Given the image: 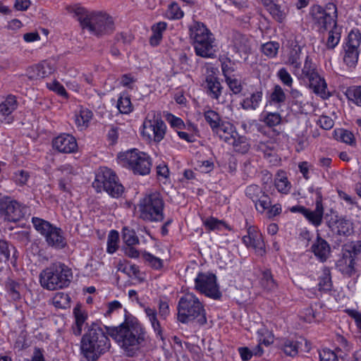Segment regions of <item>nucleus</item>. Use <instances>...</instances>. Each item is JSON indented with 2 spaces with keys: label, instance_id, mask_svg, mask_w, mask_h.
<instances>
[{
  "label": "nucleus",
  "instance_id": "27",
  "mask_svg": "<svg viewBox=\"0 0 361 361\" xmlns=\"http://www.w3.org/2000/svg\"><path fill=\"white\" fill-rule=\"evenodd\" d=\"M307 80L309 81L310 87L313 90L315 94H319L322 97H325L327 87L326 83L324 79L322 78L318 73Z\"/></svg>",
  "mask_w": 361,
  "mask_h": 361
},
{
  "label": "nucleus",
  "instance_id": "41",
  "mask_svg": "<svg viewBox=\"0 0 361 361\" xmlns=\"http://www.w3.org/2000/svg\"><path fill=\"white\" fill-rule=\"evenodd\" d=\"M122 238L128 246H133L139 243V239L135 232L126 227L123 228Z\"/></svg>",
  "mask_w": 361,
  "mask_h": 361
},
{
  "label": "nucleus",
  "instance_id": "20",
  "mask_svg": "<svg viewBox=\"0 0 361 361\" xmlns=\"http://www.w3.org/2000/svg\"><path fill=\"white\" fill-rule=\"evenodd\" d=\"M233 47L242 57L247 56L251 51L250 39L246 35L235 32L233 35Z\"/></svg>",
  "mask_w": 361,
  "mask_h": 361
},
{
  "label": "nucleus",
  "instance_id": "53",
  "mask_svg": "<svg viewBox=\"0 0 361 361\" xmlns=\"http://www.w3.org/2000/svg\"><path fill=\"white\" fill-rule=\"evenodd\" d=\"M337 137L343 142L350 145L355 143L354 135L349 130L339 129L336 132Z\"/></svg>",
  "mask_w": 361,
  "mask_h": 361
},
{
  "label": "nucleus",
  "instance_id": "52",
  "mask_svg": "<svg viewBox=\"0 0 361 361\" xmlns=\"http://www.w3.org/2000/svg\"><path fill=\"white\" fill-rule=\"evenodd\" d=\"M167 16L170 19H180L183 17V11L177 3L173 2L169 6Z\"/></svg>",
  "mask_w": 361,
  "mask_h": 361
},
{
  "label": "nucleus",
  "instance_id": "1",
  "mask_svg": "<svg viewBox=\"0 0 361 361\" xmlns=\"http://www.w3.org/2000/svg\"><path fill=\"white\" fill-rule=\"evenodd\" d=\"M106 333L128 357L135 355L145 340L142 326L133 320H126L118 326H105Z\"/></svg>",
  "mask_w": 361,
  "mask_h": 361
},
{
  "label": "nucleus",
  "instance_id": "61",
  "mask_svg": "<svg viewBox=\"0 0 361 361\" xmlns=\"http://www.w3.org/2000/svg\"><path fill=\"white\" fill-rule=\"evenodd\" d=\"M278 77L281 80V82L288 87H291L293 84V79L288 72V71L285 68H281L278 73Z\"/></svg>",
  "mask_w": 361,
  "mask_h": 361
},
{
  "label": "nucleus",
  "instance_id": "13",
  "mask_svg": "<svg viewBox=\"0 0 361 361\" xmlns=\"http://www.w3.org/2000/svg\"><path fill=\"white\" fill-rule=\"evenodd\" d=\"M312 15L315 24L319 27L328 29L331 24L336 23L337 8L333 3H329L326 8L320 6H314L312 10Z\"/></svg>",
  "mask_w": 361,
  "mask_h": 361
},
{
  "label": "nucleus",
  "instance_id": "44",
  "mask_svg": "<svg viewBox=\"0 0 361 361\" xmlns=\"http://www.w3.org/2000/svg\"><path fill=\"white\" fill-rule=\"evenodd\" d=\"M117 108L122 114H128L132 111L133 106L130 99L127 96H121L118 100Z\"/></svg>",
  "mask_w": 361,
  "mask_h": 361
},
{
  "label": "nucleus",
  "instance_id": "37",
  "mask_svg": "<svg viewBox=\"0 0 361 361\" xmlns=\"http://www.w3.org/2000/svg\"><path fill=\"white\" fill-rule=\"evenodd\" d=\"M92 112L87 109H81L79 114L75 116V121L78 127L85 128L92 118Z\"/></svg>",
  "mask_w": 361,
  "mask_h": 361
},
{
  "label": "nucleus",
  "instance_id": "55",
  "mask_svg": "<svg viewBox=\"0 0 361 361\" xmlns=\"http://www.w3.org/2000/svg\"><path fill=\"white\" fill-rule=\"evenodd\" d=\"M204 226L209 231H214L220 229L221 226H226V223L214 217H209L204 221Z\"/></svg>",
  "mask_w": 361,
  "mask_h": 361
},
{
  "label": "nucleus",
  "instance_id": "18",
  "mask_svg": "<svg viewBox=\"0 0 361 361\" xmlns=\"http://www.w3.org/2000/svg\"><path fill=\"white\" fill-rule=\"evenodd\" d=\"M327 226L334 234L347 235L353 230V224L345 219L331 218L327 221Z\"/></svg>",
  "mask_w": 361,
  "mask_h": 361
},
{
  "label": "nucleus",
  "instance_id": "48",
  "mask_svg": "<svg viewBox=\"0 0 361 361\" xmlns=\"http://www.w3.org/2000/svg\"><path fill=\"white\" fill-rule=\"evenodd\" d=\"M318 286L319 290L327 291L331 290V280L329 270L325 269L322 275L319 277Z\"/></svg>",
  "mask_w": 361,
  "mask_h": 361
},
{
  "label": "nucleus",
  "instance_id": "12",
  "mask_svg": "<svg viewBox=\"0 0 361 361\" xmlns=\"http://www.w3.org/2000/svg\"><path fill=\"white\" fill-rule=\"evenodd\" d=\"M27 207L8 196L0 198V214L5 221L16 222L25 216Z\"/></svg>",
  "mask_w": 361,
  "mask_h": 361
},
{
  "label": "nucleus",
  "instance_id": "47",
  "mask_svg": "<svg viewBox=\"0 0 361 361\" xmlns=\"http://www.w3.org/2000/svg\"><path fill=\"white\" fill-rule=\"evenodd\" d=\"M255 204L256 209L260 212L263 213L266 209H268L271 206V200L270 197L264 192L259 200H256V202H254Z\"/></svg>",
  "mask_w": 361,
  "mask_h": 361
},
{
  "label": "nucleus",
  "instance_id": "17",
  "mask_svg": "<svg viewBox=\"0 0 361 361\" xmlns=\"http://www.w3.org/2000/svg\"><path fill=\"white\" fill-rule=\"evenodd\" d=\"M53 147L62 153L74 152L78 145L75 137L69 134H62L53 140Z\"/></svg>",
  "mask_w": 361,
  "mask_h": 361
},
{
  "label": "nucleus",
  "instance_id": "21",
  "mask_svg": "<svg viewBox=\"0 0 361 361\" xmlns=\"http://www.w3.org/2000/svg\"><path fill=\"white\" fill-rule=\"evenodd\" d=\"M338 270L344 275L351 276L355 273V258L350 252H344L343 257L336 264Z\"/></svg>",
  "mask_w": 361,
  "mask_h": 361
},
{
  "label": "nucleus",
  "instance_id": "19",
  "mask_svg": "<svg viewBox=\"0 0 361 361\" xmlns=\"http://www.w3.org/2000/svg\"><path fill=\"white\" fill-rule=\"evenodd\" d=\"M311 250L322 262L326 261L331 253L329 244L320 237H317V240L312 243Z\"/></svg>",
  "mask_w": 361,
  "mask_h": 361
},
{
  "label": "nucleus",
  "instance_id": "35",
  "mask_svg": "<svg viewBox=\"0 0 361 361\" xmlns=\"http://www.w3.org/2000/svg\"><path fill=\"white\" fill-rule=\"evenodd\" d=\"M18 102L15 96L9 95L0 104V114L3 116H9L17 109Z\"/></svg>",
  "mask_w": 361,
  "mask_h": 361
},
{
  "label": "nucleus",
  "instance_id": "54",
  "mask_svg": "<svg viewBox=\"0 0 361 361\" xmlns=\"http://www.w3.org/2000/svg\"><path fill=\"white\" fill-rule=\"evenodd\" d=\"M347 96L355 104L361 106V86L349 89L347 91Z\"/></svg>",
  "mask_w": 361,
  "mask_h": 361
},
{
  "label": "nucleus",
  "instance_id": "24",
  "mask_svg": "<svg viewBox=\"0 0 361 361\" xmlns=\"http://www.w3.org/2000/svg\"><path fill=\"white\" fill-rule=\"evenodd\" d=\"M267 6V11L278 22L281 23L286 17L287 8L285 6L274 4L276 0H262Z\"/></svg>",
  "mask_w": 361,
  "mask_h": 361
},
{
  "label": "nucleus",
  "instance_id": "33",
  "mask_svg": "<svg viewBox=\"0 0 361 361\" xmlns=\"http://www.w3.org/2000/svg\"><path fill=\"white\" fill-rule=\"evenodd\" d=\"M274 185L277 190L283 194H288L290 190L291 185L288 180L283 171L278 172L274 180Z\"/></svg>",
  "mask_w": 361,
  "mask_h": 361
},
{
  "label": "nucleus",
  "instance_id": "39",
  "mask_svg": "<svg viewBox=\"0 0 361 361\" xmlns=\"http://www.w3.org/2000/svg\"><path fill=\"white\" fill-rule=\"evenodd\" d=\"M145 312L149 322H151L154 331L157 334V335L161 336V328L159 321L157 320V314L156 310L150 307H146L145 309Z\"/></svg>",
  "mask_w": 361,
  "mask_h": 361
},
{
  "label": "nucleus",
  "instance_id": "29",
  "mask_svg": "<svg viewBox=\"0 0 361 361\" xmlns=\"http://www.w3.org/2000/svg\"><path fill=\"white\" fill-rule=\"evenodd\" d=\"M0 255L9 260L11 256V263H16L18 252L16 247L6 240L0 239Z\"/></svg>",
  "mask_w": 361,
  "mask_h": 361
},
{
  "label": "nucleus",
  "instance_id": "30",
  "mask_svg": "<svg viewBox=\"0 0 361 361\" xmlns=\"http://www.w3.org/2000/svg\"><path fill=\"white\" fill-rule=\"evenodd\" d=\"M260 286L267 292H273L277 288V283L273 279V276L269 270L262 271L259 279Z\"/></svg>",
  "mask_w": 361,
  "mask_h": 361
},
{
  "label": "nucleus",
  "instance_id": "45",
  "mask_svg": "<svg viewBox=\"0 0 361 361\" xmlns=\"http://www.w3.org/2000/svg\"><path fill=\"white\" fill-rule=\"evenodd\" d=\"M264 192L262 188L257 185H250L247 186L245 190L246 196L252 200L253 202H256V200H259Z\"/></svg>",
  "mask_w": 361,
  "mask_h": 361
},
{
  "label": "nucleus",
  "instance_id": "40",
  "mask_svg": "<svg viewBox=\"0 0 361 361\" xmlns=\"http://www.w3.org/2000/svg\"><path fill=\"white\" fill-rule=\"evenodd\" d=\"M52 300L53 305L57 308L66 309L70 305V297L64 293H56Z\"/></svg>",
  "mask_w": 361,
  "mask_h": 361
},
{
  "label": "nucleus",
  "instance_id": "2",
  "mask_svg": "<svg viewBox=\"0 0 361 361\" xmlns=\"http://www.w3.org/2000/svg\"><path fill=\"white\" fill-rule=\"evenodd\" d=\"M82 29L87 30L92 34L99 36L110 34L114 30V22L111 16L102 11H90L79 5L70 8Z\"/></svg>",
  "mask_w": 361,
  "mask_h": 361
},
{
  "label": "nucleus",
  "instance_id": "38",
  "mask_svg": "<svg viewBox=\"0 0 361 361\" xmlns=\"http://www.w3.org/2000/svg\"><path fill=\"white\" fill-rule=\"evenodd\" d=\"M341 39V29L335 23L332 30L329 32L326 46L329 49H333L338 44Z\"/></svg>",
  "mask_w": 361,
  "mask_h": 361
},
{
  "label": "nucleus",
  "instance_id": "46",
  "mask_svg": "<svg viewBox=\"0 0 361 361\" xmlns=\"http://www.w3.org/2000/svg\"><path fill=\"white\" fill-rule=\"evenodd\" d=\"M145 261L154 269H159L163 267L164 262L161 259L157 257L149 252H145L142 255Z\"/></svg>",
  "mask_w": 361,
  "mask_h": 361
},
{
  "label": "nucleus",
  "instance_id": "49",
  "mask_svg": "<svg viewBox=\"0 0 361 361\" xmlns=\"http://www.w3.org/2000/svg\"><path fill=\"white\" fill-rule=\"evenodd\" d=\"M118 233L112 230L110 231L107 240V252L110 254L115 252L118 248Z\"/></svg>",
  "mask_w": 361,
  "mask_h": 361
},
{
  "label": "nucleus",
  "instance_id": "7",
  "mask_svg": "<svg viewBox=\"0 0 361 361\" xmlns=\"http://www.w3.org/2000/svg\"><path fill=\"white\" fill-rule=\"evenodd\" d=\"M140 218L146 221L158 222L164 218V202L160 193L149 192L140 200Z\"/></svg>",
  "mask_w": 361,
  "mask_h": 361
},
{
  "label": "nucleus",
  "instance_id": "59",
  "mask_svg": "<svg viewBox=\"0 0 361 361\" xmlns=\"http://www.w3.org/2000/svg\"><path fill=\"white\" fill-rule=\"evenodd\" d=\"M226 82L233 94H236L241 92L243 88L241 82L238 79L234 78L231 76L227 78L226 79Z\"/></svg>",
  "mask_w": 361,
  "mask_h": 361
},
{
  "label": "nucleus",
  "instance_id": "25",
  "mask_svg": "<svg viewBox=\"0 0 361 361\" xmlns=\"http://www.w3.org/2000/svg\"><path fill=\"white\" fill-rule=\"evenodd\" d=\"M300 54L301 47L297 44L292 45L288 51L286 64L291 66L294 73L298 71L301 66Z\"/></svg>",
  "mask_w": 361,
  "mask_h": 361
},
{
  "label": "nucleus",
  "instance_id": "5",
  "mask_svg": "<svg viewBox=\"0 0 361 361\" xmlns=\"http://www.w3.org/2000/svg\"><path fill=\"white\" fill-rule=\"evenodd\" d=\"M177 310V319L183 324L195 322L204 325L207 322L204 305L192 293H186L180 298Z\"/></svg>",
  "mask_w": 361,
  "mask_h": 361
},
{
  "label": "nucleus",
  "instance_id": "10",
  "mask_svg": "<svg viewBox=\"0 0 361 361\" xmlns=\"http://www.w3.org/2000/svg\"><path fill=\"white\" fill-rule=\"evenodd\" d=\"M32 223L34 228L45 238L49 246L61 249L66 245V238L61 228L38 217H32Z\"/></svg>",
  "mask_w": 361,
  "mask_h": 361
},
{
  "label": "nucleus",
  "instance_id": "60",
  "mask_svg": "<svg viewBox=\"0 0 361 361\" xmlns=\"http://www.w3.org/2000/svg\"><path fill=\"white\" fill-rule=\"evenodd\" d=\"M73 314L75 319V323L83 325L87 319V315L85 313V312L82 311L81 306L80 305H77L74 307Z\"/></svg>",
  "mask_w": 361,
  "mask_h": 361
},
{
  "label": "nucleus",
  "instance_id": "58",
  "mask_svg": "<svg viewBox=\"0 0 361 361\" xmlns=\"http://www.w3.org/2000/svg\"><path fill=\"white\" fill-rule=\"evenodd\" d=\"M320 361H339L337 355L328 348L322 349L319 352Z\"/></svg>",
  "mask_w": 361,
  "mask_h": 361
},
{
  "label": "nucleus",
  "instance_id": "56",
  "mask_svg": "<svg viewBox=\"0 0 361 361\" xmlns=\"http://www.w3.org/2000/svg\"><path fill=\"white\" fill-rule=\"evenodd\" d=\"M263 121L269 127L279 125L281 121V116L279 113H267Z\"/></svg>",
  "mask_w": 361,
  "mask_h": 361
},
{
  "label": "nucleus",
  "instance_id": "42",
  "mask_svg": "<svg viewBox=\"0 0 361 361\" xmlns=\"http://www.w3.org/2000/svg\"><path fill=\"white\" fill-rule=\"evenodd\" d=\"M283 352L288 356L294 357L298 353V343L286 339L281 344Z\"/></svg>",
  "mask_w": 361,
  "mask_h": 361
},
{
  "label": "nucleus",
  "instance_id": "23",
  "mask_svg": "<svg viewBox=\"0 0 361 361\" xmlns=\"http://www.w3.org/2000/svg\"><path fill=\"white\" fill-rule=\"evenodd\" d=\"M213 133L228 144L231 143L235 136H238V133L235 130L233 124L226 121L221 123Z\"/></svg>",
  "mask_w": 361,
  "mask_h": 361
},
{
  "label": "nucleus",
  "instance_id": "51",
  "mask_svg": "<svg viewBox=\"0 0 361 361\" xmlns=\"http://www.w3.org/2000/svg\"><path fill=\"white\" fill-rule=\"evenodd\" d=\"M279 49V44L275 42L265 43L262 47V52L267 56L273 58L276 56Z\"/></svg>",
  "mask_w": 361,
  "mask_h": 361
},
{
  "label": "nucleus",
  "instance_id": "4",
  "mask_svg": "<svg viewBox=\"0 0 361 361\" xmlns=\"http://www.w3.org/2000/svg\"><path fill=\"white\" fill-rule=\"evenodd\" d=\"M73 277L71 269L60 262L51 264L43 269L39 276L41 286L48 290L68 287Z\"/></svg>",
  "mask_w": 361,
  "mask_h": 361
},
{
  "label": "nucleus",
  "instance_id": "14",
  "mask_svg": "<svg viewBox=\"0 0 361 361\" xmlns=\"http://www.w3.org/2000/svg\"><path fill=\"white\" fill-rule=\"evenodd\" d=\"M195 288L207 297L217 300L221 296L216 277L213 274L199 273L195 279Z\"/></svg>",
  "mask_w": 361,
  "mask_h": 361
},
{
  "label": "nucleus",
  "instance_id": "8",
  "mask_svg": "<svg viewBox=\"0 0 361 361\" xmlns=\"http://www.w3.org/2000/svg\"><path fill=\"white\" fill-rule=\"evenodd\" d=\"M92 186L97 192H106L112 197H118L123 192L124 188L119 183L116 173L110 169L102 167L96 174Z\"/></svg>",
  "mask_w": 361,
  "mask_h": 361
},
{
  "label": "nucleus",
  "instance_id": "15",
  "mask_svg": "<svg viewBox=\"0 0 361 361\" xmlns=\"http://www.w3.org/2000/svg\"><path fill=\"white\" fill-rule=\"evenodd\" d=\"M361 42V33L359 30H351L348 36L347 42L345 47V55L343 61L347 66H354L358 60V48Z\"/></svg>",
  "mask_w": 361,
  "mask_h": 361
},
{
  "label": "nucleus",
  "instance_id": "31",
  "mask_svg": "<svg viewBox=\"0 0 361 361\" xmlns=\"http://www.w3.org/2000/svg\"><path fill=\"white\" fill-rule=\"evenodd\" d=\"M207 86L209 95L215 99H218L221 94V85L219 80L212 75H209L206 79Z\"/></svg>",
  "mask_w": 361,
  "mask_h": 361
},
{
  "label": "nucleus",
  "instance_id": "34",
  "mask_svg": "<svg viewBox=\"0 0 361 361\" xmlns=\"http://www.w3.org/2000/svg\"><path fill=\"white\" fill-rule=\"evenodd\" d=\"M166 29V23L164 22H159L152 26V35L149 38V43L152 46H157L160 43L162 33Z\"/></svg>",
  "mask_w": 361,
  "mask_h": 361
},
{
  "label": "nucleus",
  "instance_id": "28",
  "mask_svg": "<svg viewBox=\"0 0 361 361\" xmlns=\"http://www.w3.org/2000/svg\"><path fill=\"white\" fill-rule=\"evenodd\" d=\"M262 92L256 91L251 94L250 97L245 98L241 102L240 106L245 110H256L262 99Z\"/></svg>",
  "mask_w": 361,
  "mask_h": 361
},
{
  "label": "nucleus",
  "instance_id": "3",
  "mask_svg": "<svg viewBox=\"0 0 361 361\" xmlns=\"http://www.w3.org/2000/svg\"><path fill=\"white\" fill-rule=\"evenodd\" d=\"M103 329L93 324L81 339L80 350L88 361H96L109 350L110 340Z\"/></svg>",
  "mask_w": 361,
  "mask_h": 361
},
{
  "label": "nucleus",
  "instance_id": "22",
  "mask_svg": "<svg viewBox=\"0 0 361 361\" xmlns=\"http://www.w3.org/2000/svg\"><path fill=\"white\" fill-rule=\"evenodd\" d=\"M322 198L319 192H317V197L315 201L316 207L314 211L307 209L305 216L315 226L322 224L324 214V207L322 205Z\"/></svg>",
  "mask_w": 361,
  "mask_h": 361
},
{
  "label": "nucleus",
  "instance_id": "43",
  "mask_svg": "<svg viewBox=\"0 0 361 361\" xmlns=\"http://www.w3.org/2000/svg\"><path fill=\"white\" fill-rule=\"evenodd\" d=\"M317 73L315 66L312 63L310 56H307L305 61L304 66L302 69V78L307 79Z\"/></svg>",
  "mask_w": 361,
  "mask_h": 361
},
{
  "label": "nucleus",
  "instance_id": "9",
  "mask_svg": "<svg viewBox=\"0 0 361 361\" xmlns=\"http://www.w3.org/2000/svg\"><path fill=\"white\" fill-rule=\"evenodd\" d=\"M118 158L123 166L129 168L135 174L145 176L150 172L152 163L149 157L137 149L121 153Z\"/></svg>",
  "mask_w": 361,
  "mask_h": 361
},
{
  "label": "nucleus",
  "instance_id": "63",
  "mask_svg": "<svg viewBox=\"0 0 361 361\" xmlns=\"http://www.w3.org/2000/svg\"><path fill=\"white\" fill-rule=\"evenodd\" d=\"M136 81V79L131 74H124L121 77L120 84L126 87L132 89L133 84Z\"/></svg>",
  "mask_w": 361,
  "mask_h": 361
},
{
  "label": "nucleus",
  "instance_id": "32",
  "mask_svg": "<svg viewBox=\"0 0 361 361\" xmlns=\"http://www.w3.org/2000/svg\"><path fill=\"white\" fill-rule=\"evenodd\" d=\"M204 117L214 133L224 121L221 120L219 114L212 109L204 112Z\"/></svg>",
  "mask_w": 361,
  "mask_h": 361
},
{
  "label": "nucleus",
  "instance_id": "57",
  "mask_svg": "<svg viewBox=\"0 0 361 361\" xmlns=\"http://www.w3.org/2000/svg\"><path fill=\"white\" fill-rule=\"evenodd\" d=\"M30 178V174L27 171L24 170H18L16 171L13 176L14 182L19 185H24L27 182Z\"/></svg>",
  "mask_w": 361,
  "mask_h": 361
},
{
  "label": "nucleus",
  "instance_id": "11",
  "mask_svg": "<svg viewBox=\"0 0 361 361\" xmlns=\"http://www.w3.org/2000/svg\"><path fill=\"white\" fill-rule=\"evenodd\" d=\"M166 129V124L161 119L160 114L152 111L148 114L143 123L142 133L149 140L159 142L164 138Z\"/></svg>",
  "mask_w": 361,
  "mask_h": 361
},
{
  "label": "nucleus",
  "instance_id": "50",
  "mask_svg": "<svg viewBox=\"0 0 361 361\" xmlns=\"http://www.w3.org/2000/svg\"><path fill=\"white\" fill-rule=\"evenodd\" d=\"M286 96L282 87L279 85H275L270 95L271 101L274 103L281 104L286 101Z\"/></svg>",
  "mask_w": 361,
  "mask_h": 361
},
{
  "label": "nucleus",
  "instance_id": "26",
  "mask_svg": "<svg viewBox=\"0 0 361 361\" xmlns=\"http://www.w3.org/2000/svg\"><path fill=\"white\" fill-rule=\"evenodd\" d=\"M34 74L31 78H44L51 75L55 71L54 66L49 61H44L32 68Z\"/></svg>",
  "mask_w": 361,
  "mask_h": 361
},
{
  "label": "nucleus",
  "instance_id": "16",
  "mask_svg": "<svg viewBox=\"0 0 361 361\" xmlns=\"http://www.w3.org/2000/svg\"><path fill=\"white\" fill-rule=\"evenodd\" d=\"M243 242L247 247H252L258 255L265 253L264 243L262 235L255 227H250L247 235L243 237Z\"/></svg>",
  "mask_w": 361,
  "mask_h": 361
},
{
  "label": "nucleus",
  "instance_id": "36",
  "mask_svg": "<svg viewBox=\"0 0 361 361\" xmlns=\"http://www.w3.org/2000/svg\"><path fill=\"white\" fill-rule=\"evenodd\" d=\"M230 145H232L235 151L241 154H245L250 149V144L246 137L239 135L234 137Z\"/></svg>",
  "mask_w": 361,
  "mask_h": 361
},
{
  "label": "nucleus",
  "instance_id": "6",
  "mask_svg": "<svg viewBox=\"0 0 361 361\" xmlns=\"http://www.w3.org/2000/svg\"><path fill=\"white\" fill-rule=\"evenodd\" d=\"M189 35L195 54L203 58H213L214 38L212 32L200 22L195 21L189 27Z\"/></svg>",
  "mask_w": 361,
  "mask_h": 361
},
{
  "label": "nucleus",
  "instance_id": "62",
  "mask_svg": "<svg viewBox=\"0 0 361 361\" xmlns=\"http://www.w3.org/2000/svg\"><path fill=\"white\" fill-rule=\"evenodd\" d=\"M317 124L324 130H329L333 128L334 122L329 116H321L317 121Z\"/></svg>",
  "mask_w": 361,
  "mask_h": 361
},
{
  "label": "nucleus",
  "instance_id": "64",
  "mask_svg": "<svg viewBox=\"0 0 361 361\" xmlns=\"http://www.w3.org/2000/svg\"><path fill=\"white\" fill-rule=\"evenodd\" d=\"M49 87L50 90L56 92L57 94L63 97L66 98L68 97V94L65 88L59 82H54L53 83L49 84Z\"/></svg>",
  "mask_w": 361,
  "mask_h": 361
}]
</instances>
